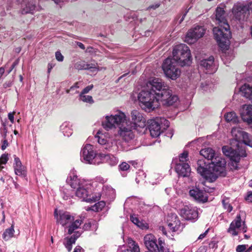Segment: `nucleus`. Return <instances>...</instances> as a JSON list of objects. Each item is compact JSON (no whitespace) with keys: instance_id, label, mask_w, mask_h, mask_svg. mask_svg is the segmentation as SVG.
<instances>
[{"instance_id":"f257e3e1","label":"nucleus","mask_w":252,"mask_h":252,"mask_svg":"<svg viewBox=\"0 0 252 252\" xmlns=\"http://www.w3.org/2000/svg\"><path fill=\"white\" fill-rule=\"evenodd\" d=\"M141 107L150 112L159 106V101L164 105H172L178 100V97L173 94L172 91L158 78L150 80L146 87L138 94Z\"/></svg>"},{"instance_id":"f03ea898","label":"nucleus","mask_w":252,"mask_h":252,"mask_svg":"<svg viewBox=\"0 0 252 252\" xmlns=\"http://www.w3.org/2000/svg\"><path fill=\"white\" fill-rule=\"evenodd\" d=\"M200 154L205 158L211 160V163L208 164L203 160L197 161V171L206 180L213 182L219 176H225L226 162L221 157L217 156L212 149H203L200 151Z\"/></svg>"},{"instance_id":"7ed1b4c3","label":"nucleus","mask_w":252,"mask_h":252,"mask_svg":"<svg viewBox=\"0 0 252 252\" xmlns=\"http://www.w3.org/2000/svg\"><path fill=\"white\" fill-rule=\"evenodd\" d=\"M172 59L168 58L162 64L163 70L166 76L172 80H175L180 75L181 71L177 67L189 65L191 62L190 51L185 44L175 46L173 50Z\"/></svg>"},{"instance_id":"20e7f679","label":"nucleus","mask_w":252,"mask_h":252,"mask_svg":"<svg viewBox=\"0 0 252 252\" xmlns=\"http://www.w3.org/2000/svg\"><path fill=\"white\" fill-rule=\"evenodd\" d=\"M225 11L223 8L218 7L216 10V20L219 26L213 28L215 38L219 47L223 49H227L229 46L231 32L229 26L225 17Z\"/></svg>"},{"instance_id":"39448f33","label":"nucleus","mask_w":252,"mask_h":252,"mask_svg":"<svg viewBox=\"0 0 252 252\" xmlns=\"http://www.w3.org/2000/svg\"><path fill=\"white\" fill-rule=\"evenodd\" d=\"M69 184L71 187L75 189V195L86 202L94 201L95 196L91 197V181L79 178L76 174L73 172L69 175Z\"/></svg>"},{"instance_id":"423d86ee","label":"nucleus","mask_w":252,"mask_h":252,"mask_svg":"<svg viewBox=\"0 0 252 252\" xmlns=\"http://www.w3.org/2000/svg\"><path fill=\"white\" fill-rule=\"evenodd\" d=\"M135 126L131 124L126 123L125 125L121 126L118 128L117 134L115 135L114 137L117 144L120 143L126 150L128 149L125 147V144L130 142L134 138L133 130H135Z\"/></svg>"},{"instance_id":"0eeeda50","label":"nucleus","mask_w":252,"mask_h":252,"mask_svg":"<svg viewBox=\"0 0 252 252\" xmlns=\"http://www.w3.org/2000/svg\"><path fill=\"white\" fill-rule=\"evenodd\" d=\"M55 216L56 217L57 222L63 226L68 227V233L72 234L75 230L78 229L82 223V220H76L74 221V217L67 212L60 213L59 216L55 212Z\"/></svg>"},{"instance_id":"6e6552de","label":"nucleus","mask_w":252,"mask_h":252,"mask_svg":"<svg viewBox=\"0 0 252 252\" xmlns=\"http://www.w3.org/2000/svg\"><path fill=\"white\" fill-rule=\"evenodd\" d=\"M126 123H127L126 114L118 111L115 115L106 116L105 120L102 122V126L105 129L108 131L116 127L118 128L121 126L125 125Z\"/></svg>"},{"instance_id":"1a4fd4ad","label":"nucleus","mask_w":252,"mask_h":252,"mask_svg":"<svg viewBox=\"0 0 252 252\" xmlns=\"http://www.w3.org/2000/svg\"><path fill=\"white\" fill-rule=\"evenodd\" d=\"M95 138H97L98 143L104 146V148L109 151H116L117 150H126L123 145L117 144L115 137H108L105 134H103L99 130L97 131Z\"/></svg>"},{"instance_id":"9d476101","label":"nucleus","mask_w":252,"mask_h":252,"mask_svg":"<svg viewBox=\"0 0 252 252\" xmlns=\"http://www.w3.org/2000/svg\"><path fill=\"white\" fill-rule=\"evenodd\" d=\"M98 154L94 151L92 145L86 144L81 149L80 159L85 163L99 165L101 164V161L96 159Z\"/></svg>"},{"instance_id":"9b49d317","label":"nucleus","mask_w":252,"mask_h":252,"mask_svg":"<svg viewBox=\"0 0 252 252\" xmlns=\"http://www.w3.org/2000/svg\"><path fill=\"white\" fill-rule=\"evenodd\" d=\"M250 10L252 11V0L248 3L238 2L235 4L232 12L235 19L242 22L247 20Z\"/></svg>"},{"instance_id":"f8f14e48","label":"nucleus","mask_w":252,"mask_h":252,"mask_svg":"<svg viewBox=\"0 0 252 252\" xmlns=\"http://www.w3.org/2000/svg\"><path fill=\"white\" fill-rule=\"evenodd\" d=\"M149 129L153 137H158L160 133L169 126V122L164 118H157L148 122Z\"/></svg>"},{"instance_id":"ddd939ff","label":"nucleus","mask_w":252,"mask_h":252,"mask_svg":"<svg viewBox=\"0 0 252 252\" xmlns=\"http://www.w3.org/2000/svg\"><path fill=\"white\" fill-rule=\"evenodd\" d=\"M144 243L148 250V252H160L163 249V244L164 242L159 239L158 244L156 237L152 234H148L144 237Z\"/></svg>"},{"instance_id":"4468645a","label":"nucleus","mask_w":252,"mask_h":252,"mask_svg":"<svg viewBox=\"0 0 252 252\" xmlns=\"http://www.w3.org/2000/svg\"><path fill=\"white\" fill-rule=\"evenodd\" d=\"M247 231V227L244 221H242L240 215H238L236 219L233 220L229 228L227 233L232 237L238 236L240 233H245Z\"/></svg>"},{"instance_id":"2eb2a0df","label":"nucleus","mask_w":252,"mask_h":252,"mask_svg":"<svg viewBox=\"0 0 252 252\" xmlns=\"http://www.w3.org/2000/svg\"><path fill=\"white\" fill-rule=\"evenodd\" d=\"M231 134L236 141L242 142L245 144L252 147V136L243 131L240 127H233L231 130Z\"/></svg>"},{"instance_id":"dca6fc26","label":"nucleus","mask_w":252,"mask_h":252,"mask_svg":"<svg viewBox=\"0 0 252 252\" xmlns=\"http://www.w3.org/2000/svg\"><path fill=\"white\" fill-rule=\"evenodd\" d=\"M206 30L203 26H197L190 29L187 33L185 41L189 44L195 43L203 36Z\"/></svg>"},{"instance_id":"f3484780","label":"nucleus","mask_w":252,"mask_h":252,"mask_svg":"<svg viewBox=\"0 0 252 252\" xmlns=\"http://www.w3.org/2000/svg\"><path fill=\"white\" fill-rule=\"evenodd\" d=\"M223 154L229 158L232 162H234L236 164L235 167H237V163L239 162L241 157H246L247 154L245 151L238 152L233 150L229 146H224L222 148Z\"/></svg>"},{"instance_id":"a211bd4d","label":"nucleus","mask_w":252,"mask_h":252,"mask_svg":"<svg viewBox=\"0 0 252 252\" xmlns=\"http://www.w3.org/2000/svg\"><path fill=\"white\" fill-rule=\"evenodd\" d=\"M180 214L185 219L194 222L198 218V208L191 206H185L181 209Z\"/></svg>"},{"instance_id":"6ab92c4d","label":"nucleus","mask_w":252,"mask_h":252,"mask_svg":"<svg viewBox=\"0 0 252 252\" xmlns=\"http://www.w3.org/2000/svg\"><path fill=\"white\" fill-rule=\"evenodd\" d=\"M101 197L110 201L113 200L115 197V190L110 186H103L101 192L94 198V202L99 200Z\"/></svg>"},{"instance_id":"aec40b11","label":"nucleus","mask_w":252,"mask_h":252,"mask_svg":"<svg viewBox=\"0 0 252 252\" xmlns=\"http://www.w3.org/2000/svg\"><path fill=\"white\" fill-rule=\"evenodd\" d=\"M132 122H127L129 124L135 126V128L137 127H144L146 126V120L142 114L136 110H133L131 112Z\"/></svg>"},{"instance_id":"412c9836","label":"nucleus","mask_w":252,"mask_h":252,"mask_svg":"<svg viewBox=\"0 0 252 252\" xmlns=\"http://www.w3.org/2000/svg\"><path fill=\"white\" fill-rule=\"evenodd\" d=\"M242 120L250 125H252V105H244L240 109Z\"/></svg>"},{"instance_id":"4be33fe9","label":"nucleus","mask_w":252,"mask_h":252,"mask_svg":"<svg viewBox=\"0 0 252 252\" xmlns=\"http://www.w3.org/2000/svg\"><path fill=\"white\" fill-rule=\"evenodd\" d=\"M200 65L205 68L207 70V72L210 74L214 73L217 69L214 63V58L213 56L210 57L208 59L201 60Z\"/></svg>"},{"instance_id":"5701e85b","label":"nucleus","mask_w":252,"mask_h":252,"mask_svg":"<svg viewBox=\"0 0 252 252\" xmlns=\"http://www.w3.org/2000/svg\"><path fill=\"white\" fill-rule=\"evenodd\" d=\"M168 227L172 232L181 231L183 227L180 220L176 215H172L171 220H167Z\"/></svg>"},{"instance_id":"b1692460","label":"nucleus","mask_w":252,"mask_h":252,"mask_svg":"<svg viewBox=\"0 0 252 252\" xmlns=\"http://www.w3.org/2000/svg\"><path fill=\"white\" fill-rule=\"evenodd\" d=\"M96 159L100 160L101 163L107 162L111 166L116 165L119 161L118 158L114 156L102 153H99Z\"/></svg>"},{"instance_id":"393cba45","label":"nucleus","mask_w":252,"mask_h":252,"mask_svg":"<svg viewBox=\"0 0 252 252\" xmlns=\"http://www.w3.org/2000/svg\"><path fill=\"white\" fill-rule=\"evenodd\" d=\"M189 195L198 202H205L208 200L206 193L198 188L190 190Z\"/></svg>"},{"instance_id":"a878e982","label":"nucleus","mask_w":252,"mask_h":252,"mask_svg":"<svg viewBox=\"0 0 252 252\" xmlns=\"http://www.w3.org/2000/svg\"><path fill=\"white\" fill-rule=\"evenodd\" d=\"M175 170L180 176L188 177L191 171L189 164L176 163Z\"/></svg>"},{"instance_id":"bb28decb","label":"nucleus","mask_w":252,"mask_h":252,"mask_svg":"<svg viewBox=\"0 0 252 252\" xmlns=\"http://www.w3.org/2000/svg\"><path fill=\"white\" fill-rule=\"evenodd\" d=\"M14 169L16 175L18 176H26V171L25 167L22 165L20 158L16 156H14Z\"/></svg>"},{"instance_id":"cd10ccee","label":"nucleus","mask_w":252,"mask_h":252,"mask_svg":"<svg viewBox=\"0 0 252 252\" xmlns=\"http://www.w3.org/2000/svg\"><path fill=\"white\" fill-rule=\"evenodd\" d=\"M81 234L78 232L70 237H66L64 238L63 244L68 251L70 252L72 250V245L75 243L76 239L80 236Z\"/></svg>"},{"instance_id":"c85d7f7f","label":"nucleus","mask_w":252,"mask_h":252,"mask_svg":"<svg viewBox=\"0 0 252 252\" xmlns=\"http://www.w3.org/2000/svg\"><path fill=\"white\" fill-rule=\"evenodd\" d=\"M242 95L246 98L252 100V87L249 84H245L240 89Z\"/></svg>"},{"instance_id":"c756f323","label":"nucleus","mask_w":252,"mask_h":252,"mask_svg":"<svg viewBox=\"0 0 252 252\" xmlns=\"http://www.w3.org/2000/svg\"><path fill=\"white\" fill-rule=\"evenodd\" d=\"M60 130L64 136L69 137L72 134V129L71 128L69 123L65 122L60 126Z\"/></svg>"},{"instance_id":"7c9ffc66","label":"nucleus","mask_w":252,"mask_h":252,"mask_svg":"<svg viewBox=\"0 0 252 252\" xmlns=\"http://www.w3.org/2000/svg\"><path fill=\"white\" fill-rule=\"evenodd\" d=\"M225 118L227 122L232 124H237L239 122V118L234 112H230L225 115Z\"/></svg>"},{"instance_id":"2f4dec72","label":"nucleus","mask_w":252,"mask_h":252,"mask_svg":"<svg viewBox=\"0 0 252 252\" xmlns=\"http://www.w3.org/2000/svg\"><path fill=\"white\" fill-rule=\"evenodd\" d=\"M79 66L77 65V68L78 69H91L94 72L97 71L98 70L96 65L95 64H88L84 62H80Z\"/></svg>"},{"instance_id":"473e14b6","label":"nucleus","mask_w":252,"mask_h":252,"mask_svg":"<svg viewBox=\"0 0 252 252\" xmlns=\"http://www.w3.org/2000/svg\"><path fill=\"white\" fill-rule=\"evenodd\" d=\"M62 197L64 200H68L71 197H73L75 191H73L71 189L62 188Z\"/></svg>"},{"instance_id":"72a5a7b5","label":"nucleus","mask_w":252,"mask_h":252,"mask_svg":"<svg viewBox=\"0 0 252 252\" xmlns=\"http://www.w3.org/2000/svg\"><path fill=\"white\" fill-rule=\"evenodd\" d=\"M14 232V227L12 225L10 228L6 229L2 234V238L7 241L13 236Z\"/></svg>"},{"instance_id":"f704fd0d","label":"nucleus","mask_w":252,"mask_h":252,"mask_svg":"<svg viewBox=\"0 0 252 252\" xmlns=\"http://www.w3.org/2000/svg\"><path fill=\"white\" fill-rule=\"evenodd\" d=\"M130 220L138 227L143 228L144 227V224L142 221H140L137 215L131 214L130 216Z\"/></svg>"},{"instance_id":"c9c22d12","label":"nucleus","mask_w":252,"mask_h":252,"mask_svg":"<svg viewBox=\"0 0 252 252\" xmlns=\"http://www.w3.org/2000/svg\"><path fill=\"white\" fill-rule=\"evenodd\" d=\"M106 182V180L101 177H96L93 181H91V187H103V184Z\"/></svg>"},{"instance_id":"e433bc0d","label":"nucleus","mask_w":252,"mask_h":252,"mask_svg":"<svg viewBox=\"0 0 252 252\" xmlns=\"http://www.w3.org/2000/svg\"><path fill=\"white\" fill-rule=\"evenodd\" d=\"M188 161V153L186 151H185L180 155H179V161L177 163L189 164L187 162Z\"/></svg>"},{"instance_id":"4c0bfd02","label":"nucleus","mask_w":252,"mask_h":252,"mask_svg":"<svg viewBox=\"0 0 252 252\" xmlns=\"http://www.w3.org/2000/svg\"><path fill=\"white\" fill-rule=\"evenodd\" d=\"M222 203L224 208L228 212H230L232 210L233 207L229 203V198L223 197L222 199Z\"/></svg>"},{"instance_id":"58836bf2","label":"nucleus","mask_w":252,"mask_h":252,"mask_svg":"<svg viewBox=\"0 0 252 252\" xmlns=\"http://www.w3.org/2000/svg\"><path fill=\"white\" fill-rule=\"evenodd\" d=\"M80 99L85 102L93 103L94 102V100L93 97L91 95H86L85 94H80Z\"/></svg>"},{"instance_id":"ea45409f","label":"nucleus","mask_w":252,"mask_h":252,"mask_svg":"<svg viewBox=\"0 0 252 252\" xmlns=\"http://www.w3.org/2000/svg\"><path fill=\"white\" fill-rule=\"evenodd\" d=\"M105 203L103 201L99 202L95 204L92 207L91 210L95 212H98L101 210L105 206Z\"/></svg>"},{"instance_id":"a19ab883","label":"nucleus","mask_w":252,"mask_h":252,"mask_svg":"<svg viewBox=\"0 0 252 252\" xmlns=\"http://www.w3.org/2000/svg\"><path fill=\"white\" fill-rule=\"evenodd\" d=\"M129 244H131V246H129V248L130 249V250H129L131 252H140V248L139 247V246L135 242L132 241V243H130Z\"/></svg>"},{"instance_id":"79ce46f5","label":"nucleus","mask_w":252,"mask_h":252,"mask_svg":"<svg viewBox=\"0 0 252 252\" xmlns=\"http://www.w3.org/2000/svg\"><path fill=\"white\" fill-rule=\"evenodd\" d=\"M146 176L143 171L139 172L136 175L135 181L137 184H139L141 180H144Z\"/></svg>"},{"instance_id":"37998d69","label":"nucleus","mask_w":252,"mask_h":252,"mask_svg":"<svg viewBox=\"0 0 252 252\" xmlns=\"http://www.w3.org/2000/svg\"><path fill=\"white\" fill-rule=\"evenodd\" d=\"M248 247V245H239L236 247V251L237 252H246Z\"/></svg>"},{"instance_id":"c03bdc74","label":"nucleus","mask_w":252,"mask_h":252,"mask_svg":"<svg viewBox=\"0 0 252 252\" xmlns=\"http://www.w3.org/2000/svg\"><path fill=\"white\" fill-rule=\"evenodd\" d=\"M8 160L7 154H3L0 158V164H5Z\"/></svg>"},{"instance_id":"a18cd8bd","label":"nucleus","mask_w":252,"mask_h":252,"mask_svg":"<svg viewBox=\"0 0 252 252\" xmlns=\"http://www.w3.org/2000/svg\"><path fill=\"white\" fill-rule=\"evenodd\" d=\"M129 167H130L129 165L126 162H122L119 165L120 169L121 170H122V171H126V170H127L128 169H129Z\"/></svg>"},{"instance_id":"49530a36","label":"nucleus","mask_w":252,"mask_h":252,"mask_svg":"<svg viewBox=\"0 0 252 252\" xmlns=\"http://www.w3.org/2000/svg\"><path fill=\"white\" fill-rule=\"evenodd\" d=\"M56 59L59 62H63L64 59V57L61 54L60 51H57L55 53Z\"/></svg>"},{"instance_id":"de8ad7c7","label":"nucleus","mask_w":252,"mask_h":252,"mask_svg":"<svg viewBox=\"0 0 252 252\" xmlns=\"http://www.w3.org/2000/svg\"><path fill=\"white\" fill-rule=\"evenodd\" d=\"M93 88V85H89L86 87L85 88L83 89L81 94H85L88 93L90 91H91Z\"/></svg>"},{"instance_id":"09e8293b","label":"nucleus","mask_w":252,"mask_h":252,"mask_svg":"<svg viewBox=\"0 0 252 252\" xmlns=\"http://www.w3.org/2000/svg\"><path fill=\"white\" fill-rule=\"evenodd\" d=\"M14 113H15V112H13L9 113L8 114V119L10 120V122L12 124H13L14 122Z\"/></svg>"},{"instance_id":"8fccbe9b","label":"nucleus","mask_w":252,"mask_h":252,"mask_svg":"<svg viewBox=\"0 0 252 252\" xmlns=\"http://www.w3.org/2000/svg\"><path fill=\"white\" fill-rule=\"evenodd\" d=\"M246 200L249 202H252V192L249 191L248 192V195L247 197H246Z\"/></svg>"},{"instance_id":"3c124183","label":"nucleus","mask_w":252,"mask_h":252,"mask_svg":"<svg viewBox=\"0 0 252 252\" xmlns=\"http://www.w3.org/2000/svg\"><path fill=\"white\" fill-rule=\"evenodd\" d=\"M8 145V143L7 140H3L2 144L1 145V149L4 150Z\"/></svg>"},{"instance_id":"603ef678","label":"nucleus","mask_w":252,"mask_h":252,"mask_svg":"<svg viewBox=\"0 0 252 252\" xmlns=\"http://www.w3.org/2000/svg\"><path fill=\"white\" fill-rule=\"evenodd\" d=\"M208 232V229L206 230L203 233L201 234L198 237V240H202L205 237Z\"/></svg>"},{"instance_id":"864d4df0","label":"nucleus","mask_w":252,"mask_h":252,"mask_svg":"<svg viewBox=\"0 0 252 252\" xmlns=\"http://www.w3.org/2000/svg\"><path fill=\"white\" fill-rule=\"evenodd\" d=\"M92 226V224L91 222H89L88 223H86L84 224L83 228L85 230H89Z\"/></svg>"},{"instance_id":"5fc2aeb1","label":"nucleus","mask_w":252,"mask_h":252,"mask_svg":"<svg viewBox=\"0 0 252 252\" xmlns=\"http://www.w3.org/2000/svg\"><path fill=\"white\" fill-rule=\"evenodd\" d=\"M79 87V83H76L74 86L70 87V89L69 90L67 91V93H68L70 91L73 90L75 88H78Z\"/></svg>"},{"instance_id":"6e6d98bb","label":"nucleus","mask_w":252,"mask_h":252,"mask_svg":"<svg viewBox=\"0 0 252 252\" xmlns=\"http://www.w3.org/2000/svg\"><path fill=\"white\" fill-rule=\"evenodd\" d=\"M82 251H83V250L80 246H77L75 248L73 252H82Z\"/></svg>"},{"instance_id":"4d7b16f0","label":"nucleus","mask_w":252,"mask_h":252,"mask_svg":"<svg viewBox=\"0 0 252 252\" xmlns=\"http://www.w3.org/2000/svg\"><path fill=\"white\" fill-rule=\"evenodd\" d=\"M54 65L52 63H49L48 64V72L50 73L51 71V70L54 67Z\"/></svg>"},{"instance_id":"13d9d810","label":"nucleus","mask_w":252,"mask_h":252,"mask_svg":"<svg viewBox=\"0 0 252 252\" xmlns=\"http://www.w3.org/2000/svg\"><path fill=\"white\" fill-rule=\"evenodd\" d=\"M77 44L81 49H85V46L82 43L78 42Z\"/></svg>"},{"instance_id":"bf43d9fd","label":"nucleus","mask_w":252,"mask_h":252,"mask_svg":"<svg viewBox=\"0 0 252 252\" xmlns=\"http://www.w3.org/2000/svg\"><path fill=\"white\" fill-rule=\"evenodd\" d=\"M34 8H35V6L34 5H32L29 9H27L26 11V13H28V12H31L32 10H33L34 9Z\"/></svg>"},{"instance_id":"052dcab7","label":"nucleus","mask_w":252,"mask_h":252,"mask_svg":"<svg viewBox=\"0 0 252 252\" xmlns=\"http://www.w3.org/2000/svg\"><path fill=\"white\" fill-rule=\"evenodd\" d=\"M159 6V5L158 4H156L155 5H151L150 7H149V8L151 9H156Z\"/></svg>"},{"instance_id":"680f3d73","label":"nucleus","mask_w":252,"mask_h":252,"mask_svg":"<svg viewBox=\"0 0 252 252\" xmlns=\"http://www.w3.org/2000/svg\"><path fill=\"white\" fill-rule=\"evenodd\" d=\"M4 72V69L3 67H0V78Z\"/></svg>"},{"instance_id":"e2e57ef3","label":"nucleus","mask_w":252,"mask_h":252,"mask_svg":"<svg viewBox=\"0 0 252 252\" xmlns=\"http://www.w3.org/2000/svg\"><path fill=\"white\" fill-rule=\"evenodd\" d=\"M13 183L14 185L15 189H19L20 188V186L17 182H15L14 181H13Z\"/></svg>"},{"instance_id":"0e129e2a","label":"nucleus","mask_w":252,"mask_h":252,"mask_svg":"<svg viewBox=\"0 0 252 252\" xmlns=\"http://www.w3.org/2000/svg\"><path fill=\"white\" fill-rule=\"evenodd\" d=\"M129 162L134 167H136V165H137V162L135 161H130Z\"/></svg>"},{"instance_id":"69168bd1","label":"nucleus","mask_w":252,"mask_h":252,"mask_svg":"<svg viewBox=\"0 0 252 252\" xmlns=\"http://www.w3.org/2000/svg\"><path fill=\"white\" fill-rule=\"evenodd\" d=\"M252 250V245L248 248H247L246 252H250Z\"/></svg>"},{"instance_id":"338daca9","label":"nucleus","mask_w":252,"mask_h":252,"mask_svg":"<svg viewBox=\"0 0 252 252\" xmlns=\"http://www.w3.org/2000/svg\"><path fill=\"white\" fill-rule=\"evenodd\" d=\"M160 229L161 230V231H162L163 233L165 235L166 234V232L165 231V228L163 227H162L160 228Z\"/></svg>"},{"instance_id":"774afa93","label":"nucleus","mask_w":252,"mask_h":252,"mask_svg":"<svg viewBox=\"0 0 252 252\" xmlns=\"http://www.w3.org/2000/svg\"><path fill=\"white\" fill-rule=\"evenodd\" d=\"M160 252H169L168 249L164 251V246H163V249L162 251H160Z\"/></svg>"}]
</instances>
